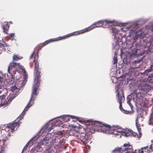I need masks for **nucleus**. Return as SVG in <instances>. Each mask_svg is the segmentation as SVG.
<instances>
[{
  "label": "nucleus",
  "instance_id": "f257e3e1",
  "mask_svg": "<svg viewBox=\"0 0 153 153\" xmlns=\"http://www.w3.org/2000/svg\"><path fill=\"white\" fill-rule=\"evenodd\" d=\"M113 23V22L112 21H109L107 20L100 21L94 23L92 24L90 27H89L88 28H85L83 30H80L78 31L74 32L72 33H70L67 35H65L63 36L59 37L56 38L50 39L45 41L43 43V44L44 45H45L51 42L66 39L69 37L72 36L77 35L88 31L93 28L101 27L104 25H106L107 24H112Z\"/></svg>",
  "mask_w": 153,
  "mask_h": 153
},
{
  "label": "nucleus",
  "instance_id": "f03ea898",
  "mask_svg": "<svg viewBox=\"0 0 153 153\" xmlns=\"http://www.w3.org/2000/svg\"><path fill=\"white\" fill-rule=\"evenodd\" d=\"M133 149L129 143H125L121 147L116 148L113 151V153H151L153 152V147L152 145L149 147L147 146L142 148L140 150L136 149L132 152Z\"/></svg>",
  "mask_w": 153,
  "mask_h": 153
},
{
  "label": "nucleus",
  "instance_id": "7ed1b4c3",
  "mask_svg": "<svg viewBox=\"0 0 153 153\" xmlns=\"http://www.w3.org/2000/svg\"><path fill=\"white\" fill-rule=\"evenodd\" d=\"M36 54L34 57V61L35 62L34 65V71L35 77L34 79V83L33 85V90L31 93V96L30 99V101H33L34 99V97L33 96H36L39 93L37 91V90L39 88L40 85V81L41 79V75H40L41 72L40 69L39 68V63L37 61H36Z\"/></svg>",
  "mask_w": 153,
  "mask_h": 153
},
{
  "label": "nucleus",
  "instance_id": "20e7f679",
  "mask_svg": "<svg viewBox=\"0 0 153 153\" xmlns=\"http://www.w3.org/2000/svg\"><path fill=\"white\" fill-rule=\"evenodd\" d=\"M31 102V101L30 100L29 103L27 105L22 114L15 121H16V122L14 123H11L7 124L5 128L6 131L7 129H9L10 130V131L11 132H13L15 131V128L16 129H17L19 126V120L22 118L25 114V112H24L25 111H27L28 108L32 105V104H30Z\"/></svg>",
  "mask_w": 153,
  "mask_h": 153
},
{
  "label": "nucleus",
  "instance_id": "39448f33",
  "mask_svg": "<svg viewBox=\"0 0 153 153\" xmlns=\"http://www.w3.org/2000/svg\"><path fill=\"white\" fill-rule=\"evenodd\" d=\"M86 125L89 126L93 125L95 130H100L103 132H106L107 130L110 129L111 126L106 124H104L98 121H93L92 120H87L86 121Z\"/></svg>",
  "mask_w": 153,
  "mask_h": 153
},
{
  "label": "nucleus",
  "instance_id": "423d86ee",
  "mask_svg": "<svg viewBox=\"0 0 153 153\" xmlns=\"http://www.w3.org/2000/svg\"><path fill=\"white\" fill-rule=\"evenodd\" d=\"M39 144L44 145L49 147V149L45 151L46 153H54L51 147L53 145V142L49 137H45L40 142Z\"/></svg>",
  "mask_w": 153,
  "mask_h": 153
},
{
  "label": "nucleus",
  "instance_id": "0eeeda50",
  "mask_svg": "<svg viewBox=\"0 0 153 153\" xmlns=\"http://www.w3.org/2000/svg\"><path fill=\"white\" fill-rule=\"evenodd\" d=\"M119 88H117L116 90V96L117 97L118 101L120 104L119 108L121 111H124L123 109L122 106V103L125 100V97L123 91L122 90H121V91H119Z\"/></svg>",
  "mask_w": 153,
  "mask_h": 153
},
{
  "label": "nucleus",
  "instance_id": "6e6552de",
  "mask_svg": "<svg viewBox=\"0 0 153 153\" xmlns=\"http://www.w3.org/2000/svg\"><path fill=\"white\" fill-rule=\"evenodd\" d=\"M1 131L0 134V145L2 147H5L9 143V138L7 137H4L1 135Z\"/></svg>",
  "mask_w": 153,
  "mask_h": 153
},
{
  "label": "nucleus",
  "instance_id": "1a4fd4ad",
  "mask_svg": "<svg viewBox=\"0 0 153 153\" xmlns=\"http://www.w3.org/2000/svg\"><path fill=\"white\" fill-rule=\"evenodd\" d=\"M77 138L81 140L83 143H85L88 140V136L86 135L84 133L78 134L76 135Z\"/></svg>",
  "mask_w": 153,
  "mask_h": 153
},
{
  "label": "nucleus",
  "instance_id": "9d476101",
  "mask_svg": "<svg viewBox=\"0 0 153 153\" xmlns=\"http://www.w3.org/2000/svg\"><path fill=\"white\" fill-rule=\"evenodd\" d=\"M6 96L5 95H3L0 96V105L3 106L9 103V100L8 99L7 100L5 99Z\"/></svg>",
  "mask_w": 153,
  "mask_h": 153
},
{
  "label": "nucleus",
  "instance_id": "9b49d317",
  "mask_svg": "<svg viewBox=\"0 0 153 153\" xmlns=\"http://www.w3.org/2000/svg\"><path fill=\"white\" fill-rule=\"evenodd\" d=\"M19 64L15 62H12L10 63L8 68V71L10 74L11 72L10 71L13 68H15Z\"/></svg>",
  "mask_w": 153,
  "mask_h": 153
},
{
  "label": "nucleus",
  "instance_id": "f8f14e48",
  "mask_svg": "<svg viewBox=\"0 0 153 153\" xmlns=\"http://www.w3.org/2000/svg\"><path fill=\"white\" fill-rule=\"evenodd\" d=\"M123 29L122 28H120V30H118L116 27L114 28H113L112 32L113 33V35L114 36H116L118 34L120 35L121 34L120 32L121 31H123Z\"/></svg>",
  "mask_w": 153,
  "mask_h": 153
},
{
  "label": "nucleus",
  "instance_id": "ddd939ff",
  "mask_svg": "<svg viewBox=\"0 0 153 153\" xmlns=\"http://www.w3.org/2000/svg\"><path fill=\"white\" fill-rule=\"evenodd\" d=\"M9 27L10 26L7 23H5L3 25V29L4 33H7Z\"/></svg>",
  "mask_w": 153,
  "mask_h": 153
},
{
  "label": "nucleus",
  "instance_id": "4468645a",
  "mask_svg": "<svg viewBox=\"0 0 153 153\" xmlns=\"http://www.w3.org/2000/svg\"><path fill=\"white\" fill-rule=\"evenodd\" d=\"M144 34V32L140 30L136 33V36L137 38H141L143 37Z\"/></svg>",
  "mask_w": 153,
  "mask_h": 153
},
{
  "label": "nucleus",
  "instance_id": "2eb2a0df",
  "mask_svg": "<svg viewBox=\"0 0 153 153\" xmlns=\"http://www.w3.org/2000/svg\"><path fill=\"white\" fill-rule=\"evenodd\" d=\"M149 28L150 30L153 32V33L149 41L151 44H153V25L150 26Z\"/></svg>",
  "mask_w": 153,
  "mask_h": 153
},
{
  "label": "nucleus",
  "instance_id": "dca6fc26",
  "mask_svg": "<svg viewBox=\"0 0 153 153\" xmlns=\"http://www.w3.org/2000/svg\"><path fill=\"white\" fill-rule=\"evenodd\" d=\"M131 130H129L128 129V131H123L122 133L126 137H128L131 135Z\"/></svg>",
  "mask_w": 153,
  "mask_h": 153
},
{
  "label": "nucleus",
  "instance_id": "f3484780",
  "mask_svg": "<svg viewBox=\"0 0 153 153\" xmlns=\"http://www.w3.org/2000/svg\"><path fill=\"white\" fill-rule=\"evenodd\" d=\"M131 136H132L134 137H137L138 138L140 137H139V135L138 136L137 133L133 132L132 130H131Z\"/></svg>",
  "mask_w": 153,
  "mask_h": 153
},
{
  "label": "nucleus",
  "instance_id": "a211bd4d",
  "mask_svg": "<svg viewBox=\"0 0 153 153\" xmlns=\"http://www.w3.org/2000/svg\"><path fill=\"white\" fill-rule=\"evenodd\" d=\"M13 60L17 61L20 59V58L18 57V56L17 55H14L13 56Z\"/></svg>",
  "mask_w": 153,
  "mask_h": 153
},
{
  "label": "nucleus",
  "instance_id": "6ab92c4d",
  "mask_svg": "<svg viewBox=\"0 0 153 153\" xmlns=\"http://www.w3.org/2000/svg\"><path fill=\"white\" fill-rule=\"evenodd\" d=\"M150 69L146 70L145 71V73L146 74H147L148 72H150L152 71V68L153 67L152 66L150 65Z\"/></svg>",
  "mask_w": 153,
  "mask_h": 153
},
{
  "label": "nucleus",
  "instance_id": "aec40b11",
  "mask_svg": "<svg viewBox=\"0 0 153 153\" xmlns=\"http://www.w3.org/2000/svg\"><path fill=\"white\" fill-rule=\"evenodd\" d=\"M3 78L0 76V89L1 88L2 86L3 85L2 84L3 82Z\"/></svg>",
  "mask_w": 153,
  "mask_h": 153
},
{
  "label": "nucleus",
  "instance_id": "412c9836",
  "mask_svg": "<svg viewBox=\"0 0 153 153\" xmlns=\"http://www.w3.org/2000/svg\"><path fill=\"white\" fill-rule=\"evenodd\" d=\"M63 120L65 121H67L69 120V118H68V116H65L63 117L62 118Z\"/></svg>",
  "mask_w": 153,
  "mask_h": 153
},
{
  "label": "nucleus",
  "instance_id": "4be33fe9",
  "mask_svg": "<svg viewBox=\"0 0 153 153\" xmlns=\"http://www.w3.org/2000/svg\"><path fill=\"white\" fill-rule=\"evenodd\" d=\"M137 128L139 132V137H141L142 136V134L140 132L141 129L140 127Z\"/></svg>",
  "mask_w": 153,
  "mask_h": 153
},
{
  "label": "nucleus",
  "instance_id": "5701e85b",
  "mask_svg": "<svg viewBox=\"0 0 153 153\" xmlns=\"http://www.w3.org/2000/svg\"><path fill=\"white\" fill-rule=\"evenodd\" d=\"M113 61L114 62V65H115V64L117 63V56H114V57Z\"/></svg>",
  "mask_w": 153,
  "mask_h": 153
},
{
  "label": "nucleus",
  "instance_id": "b1692460",
  "mask_svg": "<svg viewBox=\"0 0 153 153\" xmlns=\"http://www.w3.org/2000/svg\"><path fill=\"white\" fill-rule=\"evenodd\" d=\"M131 100V99H129V100H128L127 103L129 104V105H130V107L131 108L132 107H133V106L130 102Z\"/></svg>",
  "mask_w": 153,
  "mask_h": 153
},
{
  "label": "nucleus",
  "instance_id": "393cba45",
  "mask_svg": "<svg viewBox=\"0 0 153 153\" xmlns=\"http://www.w3.org/2000/svg\"><path fill=\"white\" fill-rule=\"evenodd\" d=\"M10 36L11 38H13V39L15 37V33H11L10 35Z\"/></svg>",
  "mask_w": 153,
  "mask_h": 153
},
{
  "label": "nucleus",
  "instance_id": "a878e982",
  "mask_svg": "<svg viewBox=\"0 0 153 153\" xmlns=\"http://www.w3.org/2000/svg\"><path fill=\"white\" fill-rule=\"evenodd\" d=\"M136 125L137 128L140 127V125L138 123L137 120H136Z\"/></svg>",
  "mask_w": 153,
  "mask_h": 153
},
{
  "label": "nucleus",
  "instance_id": "bb28decb",
  "mask_svg": "<svg viewBox=\"0 0 153 153\" xmlns=\"http://www.w3.org/2000/svg\"><path fill=\"white\" fill-rule=\"evenodd\" d=\"M3 45H4V47H8L9 46V45L7 43H6L4 41L3 42Z\"/></svg>",
  "mask_w": 153,
  "mask_h": 153
},
{
  "label": "nucleus",
  "instance_id": "cd10ccee",
  "mask_svg": "<svg viewBox=\"0 0 153 153\" xmlns=\"http://www.w3.org/2000/svg\"><path fill=\"white\" fill-rule=\"evenodd\" d=\"M28 143H27V144H26V145H25V147H24V148L23 149V151H25L27 149V147L28 145Z\"/></svg>",
  "mask_w": 153,
  "mask_h": 153
},
{
  "label": "nucleus",
  "instance_id": "c85d7f7f",
  "mask_svg": "<svg viewBox=\"0 0 153 153\" xmlns=\"http://www.w3.org/2000/svg\"><path fill=\"white\" fill-rule=\"evenodd\" d=\"M53 125H54L53 124L51 125V126L49 128L48 130L49 131H51V130L54 128V126Z\"/></svg>",
  "mask_w": 153,
  "mask_h": 153
},
{
  "label": "nucleus",
  "instance_id": "c756f323",
  "mask_svg": "<svg viewBox=\"0 0 153 153\" xmlns=\"http://www.w3.org/2000/svg\"><path fill=\"white\" fill-rule=\"evenodd\" d=\"M10 79L11 81H13L14 82V81L15 80V78L13 77V75H12V76H11V77L10 78Z\"/></svg>",
  "mask_w": 153,
  "mask_h": 153
},
{
  "label": "nucleus",
  "instance_id": "7c9ffc66",
  "mask_svg": "<svg viewBox=\"0 0 153 153\" xmlns=\"http://www.w3.org/2000/svg\"><path fill=\"white\" fill-rule=\"evenodd\" d=\"M27 77V74H25L24 76L23 77V78L24 79H26Z\"/></svg>",
  "mask_w": 153,
  "mask_h": 153
},
{
  "label": "nucleus",
  "instance_id": "2f4dec72",
  "mask_svg": "<svg viewBox=\"0 0 153 153\" xmlns=\"http://www.w3.org/2000/svg\"><path fill=\"white\" fill-rule=\"evenodd\" d=\"M0 47H4V45L3 42H2L0 43Z\"/></svg>",
  "mask_w": 153,
  "mask_h": 153
},
{
  "label": "nucleus",
  "instance_id": "473e14b6",
  "mask_svg": "<svg viewBox=\"0 0 153 153\" xmlns=\"http://www.w3.org/2000/svg\"><path fill=\"white\" fill-rule=\"evenodd\" d=\"M16 89H17V87L16 86H15V87H13V88H12V91H13V90H15Z\"/></svg>",
  "mask_w": 153,
  "mask_h": 153
},
{
  "label": "nucleus",
  "instance_id": "72a5a7b5",
  "mask_svg": "<svg viewBox=\"0 0 153 153\" xmlns=\"http://www.w3.org/2000/svg\"><path fill=\"white\" fill-rule=\"evenodd\" d=\"M149 77H153V74H151L150 75H149Z\"/></svg>",
  "mask_w": 153,
  "mask_h": 153
},
{
  "label": "nucleus",
  "instance_id": "f704fd0d",
  "mask_svg": "<svg viewBox=\"0 0 153 153\" xmlns=\"http://www.w3.org/2000/svg\"><path fill=\"white\" fill-rule=\"evenodd\" d=\"M34 52H33V53L32 54V55H31V56H30V58H32V57L34 55Z\"/></svg>",
  "mask_w": 153,
  "mask_h": 153
},
{
  "label": "nucleus",
  "instance_id": "c9c22d12",
  "mask_svg": "<svg viewBox=\"0 0 153 153\" xmlns=\"http://www.w3.org/2000/svg\"><path fill=\"white\" fill-rule=\"evenodd\" d=\"M140 61H135L134 62L136 64L137 63H139L140 62Z\"/></svg>",
  "mask_w": 153,
  "mask_h": 153
},
{
  "label": "nucleus",
  "instance_id": "e433bc0d",
  "mask_svg": "<svg viewBox=\"0 0 153 153\" xmlns=\"http://www.w3.org/2000/svg\"><path fill=\"white\" fill-rule=\"evenodd\" d=\"M15 70L16 71H17L18 72H19L20 71V70H17V69H15Z\"/></svg>",
  "mask_w": 153,
  "mask_h": 153
},
{
  "label": "nucleus",
  "instance_id": "4c0bfd02",
  "mask_svg": "<svg viewBox=\"0 0 153 153\" xmlns=\"http://www.w3.org/2000/svg\"><path fill=\"white\" fill-rule=\"evenodd\" d=\"M151 82H152L153 83V81H151ZM151 86H152V87L153 88V85H151Z\"/></svg>",
  "mask_w": 153,
  "mask_h": 153
},
{
  "label": "nucleus",
  "instance_id": "58836bf2",
  "mask_svg": "<svg viewBox=\"0 0 153 153\" xmlns=\"http://www.w3.org/2000/svg\"><path fill=\"white\" fill-rule=\"evenodd\" d=\"M152 65V67H153L152 68V70H153V64L152 65Z\"/></svg>",
  "mask_w": 153,
  "mask_h": 153
},
{
  "label": "nucleus",
  "instance_id": "ea45409f",
  "mask_svg": "<svg viewBox=\"0 0 153 153\" xmlns=\"http://www.w3.org/2000/svg\"><path fill=\"white\" fill-rule=\"evenodd\" d=\"M9 23H10V24H12V22L11 21H10V22H9Z\"/></svg>",
  "mask_w": 153,
  "mask_h": 153
},
{
  "label": "nucleus",
  "instance_id": "a19ab883",
  "mask_svg": "<svg viewBox=\"0 0 153 153\" xmlns=\"http://www.w3.org/2000/svg\"><path fill=\"white\" fill-rule=\"evenodd\" d=\"M71 117H72V118H74V116H71Z\"/></svg>",
  "mask_w": 153,
  "mask_h": 153
},
{
  "label": "nucleus",
  "instance_id": "79ce46f5",
  "mask_svg": "<svg viewBox=\"0 0 153 153\" xmlns=\"http://www.w3.org/2000/svg\"><path fill=\"white\" fill-rule=\"evenodd\" d=\"M77 118H78V117H75V119H77Z\"/></svg>",
  "mask_w": 153,
  "mask_h": 153
},
{
  "label": "nucleus",
  "instance_id": "37998d69",
  "mask_svg": "<svg viewBox=\"0 0 153 153\" xmlns=\"http://www.w3.org/2000/svg\"><path fill=\"white\" fill-rule=\"evenodd\" d=\"M38 54H37V57H38Z\"/></svg>",
  "mask_w": 153,
  "mask_h": 153
},
{
  "label": "nucleus",
  "instance_id": "c03bdc74",
  "mask_svg": "<svg viewBox=\"0 0 153 153\" xmlns=\"http://www.w3.org/2000/svg\"><path fill=\"white\" fill-rule=\"evenodd\" d=\"M9 130H7V131H9Z\"/></svg>",
  "mask_w": 153,
  "mask_h": 153
},
{
  "label": "nucleus",
  "instance_id": "a18cd8bd",
  "mask_svg": "<svg viewBox=\"0 0 153 153\" xmlns=\"http://www.w3.org/2000/svg\"><path fill=\"white\" fill-rule=\"evenodd\" d=\"M1 53V52H0V53Z\"/></svg>",
  "mask_w": 153,
  "mask_h": 153
}]
</instances>
